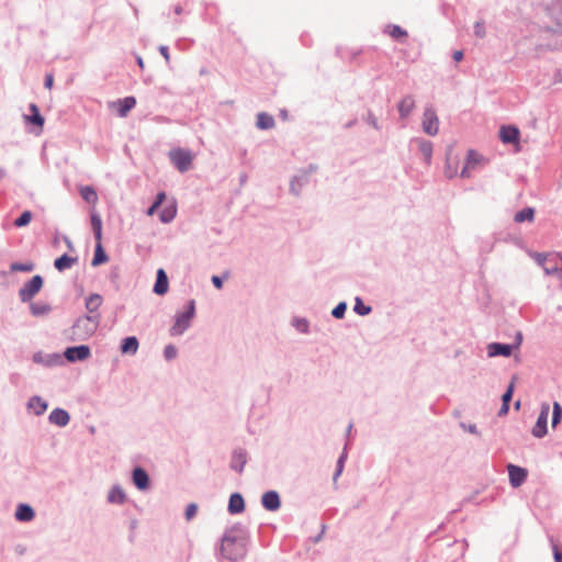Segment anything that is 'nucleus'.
<instances>
[{"mask_svg":"<svg viewBox=\"0 0 562 562\" xmlns=\"http://www.w3.org/2000/svg\"><path fill=\"white\" fill-rule=\"evenodd\" d=\"M310 181V172L308 171H300L297 175L292 177L290 181V192L296 196L300 195L301 190L305 187Z\"/></svg>","mask_w":562,"mask_h":562,"instance_id":"f8f14e48","label":"nucleus"},{"mask_svg":"<svg viewBox=\"0 0 562 562\" xmlns=\"http://www.w3.org/2000/svg\"><path fill=\"white\" fill-rule=\"evenodd\" d=\"M132 479L138 490L145 491L149 487V476L143 468H135L133 470Z\"/></svg>","mask_w":562,"mask_h":562,"instance_id":"dca6fc26","label":"nucleus"},{"mask_svg":"<svg viewBox=\"0 0 562 562\" xmlns=\"http://www.w3.org/2000/svg\"><path fill=\"white\" fill-rule=\"evenodd\" d=\"M521 341H522V335H521V333H517L515 344L513 345L514 349L518 348L520 346Z\"/></svg>","mask_w":562,"mask_h":562,"instance_id":"0e129e2a","label":"nucleus"},{"mask_svg":"<svg viewBox=\"0 0 562 562\" xmlns=\"http://www.w3.org/2000/svg\"><path fill=\"white\" fill-rule=\"evenodd\" d=\"M423 131L435 136L439 132V120L434 109L426 108L423 115Z\"/></svg>","mask_w":562,"mask_h":562,"instance_id":"0eeeda50","label":"nucleus"},{"mask_svg":"<svg viewBox=\"0 0 562 562\" xmlns=\"http://www.w3.org/2000/svg\"><path fill=\"white\" fill-rule=\"evenodd\" d=\"M292 325H293V327L297 331H300L302 334H308L310 333V323L304 317H295V318H293Z\"/></svg>","mask_w":562,"mask_h":562,"instance_id":"c9c22d12","label":"nucleus"},{"mask_svg":"<svg viewBox=\"0 0 562 562\" xmlns=\"http://www.w3.org/2000/svg\"><path fill=\"white\" fill-rule=\"evenodd\" d=\"M10 270L13 272H31L34 270V265L32 262H13Z\"/></svg>","mask_w":562,"mask_h":562,"instance_id":"58836bf2","label":"nucleus"},{"mask_svg":"<svg viewBox=\"0 0 562 562\" xmlns=\"http://www.w3.org/2000/svg\"><path fill=\"white\" fill-rule=\"evenodd\" d=\"M32 220V213L30 211H24L15 221L14 225L16 227L26 226Z\"/></svg>","mask_w":562,"mask_h":562,"instance_id":"79ce46f5","label":"nucleus"},{"mask_svg":"<svg viewBox=\"0 0 562 562\" xmlns=\"http://www.w3.org/2000/svg\"><path fill=\"white\" fill-rule=\"evenodd\" d=\"M562 418V406L558 403H553V413H552V427H557V425L561 422Z\"/></svg>","mask_w":562,"mask_h":562,"instance_id":"a19ab883","label":"nucleus"},{"mask_svg":"<svg viewBox=\"0 0 562 562\" xmlns=\"http://www.w3.org/2000/svg\"><path fill=\"white\" fill-rule=\"evenodd\" d=\"M353 311L360 316H366L371 313V307L364 305L360 297H356Z\"/></svg>","mask_w":562,"mask_h":562,"instance_id":"ea45409f","label":"nucleus"},{"mask_svg":"<svg viewBox=\"0 0 562 562\" xmlns=\"http://www.w3.org/2000/svg\"><path fill=\"white\" fill-rule=\"evenodd\" d=\"M256 126L259 130H270L274 126V119L272 115L261 112L257 115Z\"/></svg>","mask_w":562,"mask_h":562,"instance_id":"c85d7f7f","label":"nucleus"},{"mask_svg":"<svg viewBox=\"0 0 562 562\" xmlns=\"http://www.w3.org/2000/svg\"><path fill=\"white\" fill-rule=\"evenodd\" d=\"M91 356V350L87 345L66 348L64 357L69 362L85 361Z\"/></svg>","mask_w":562,"mask_h":562,"instance_id":"6e6552de","label":"nucleus"},{"mask_svg":"<svg viewBox=\"0 0 562 562\" xmlns=\"http://www.w3.org/2000/svg\"><path fill=\"white\" fill-rule=\"evenodd\" d=\"M48 420L53 425L65 427L68 425L70 416L68 412L63 408H54L48 416Z\"/></svg>","mask_w":562,"mask_h":562,"instance_id":"f3484780","label":"nucleus"},{"mask_svg":"<svg viewBox=\"0 0 562 562\" xmlns=\"http://www.w3.org/2000/svg\"><path fill=\"white\" fill-rule=\"evenodd\" d=\"M168 286H169V282H168L167 273L162 268H160L157 270L156 282L154 285V292L157 295H164L168 292Z\"/></svg>","mask_w":562,"mask_h":562,"instance_id":"6ab92c4d","label":"nucleus"},{"mask_svg":"<svg viewBox=\"0 0 562 562\" xmlns=\"http://www.w3.org/2000/svg\"><path fill=\"white\" fill-rule=\"evenodd\" d=\"M47 402L37 395L32 396L27 402V408L33 409L34 414L37 416L44 414L47 409Z\"/></svg>","mask_w":562,"mask_h":562,"instance_id":"b1692460","label":"nucleus"},{"mask_svg":"<svg viewBox=\"0 0 562 562\" xmlns=\"http://www.w3.org/2000/svg\"><path fill=\"white\" fill-rule=\"evenodd\" d=\"M549 412H550L549 404L542 403L537 422L531 430V434L533 437L543 438L547 435Z\"/></svg>","mask_w":562,"mask_h":562,"instance_id":"423d86ee","label":"nucleus"},{"mask_svg":"<svg viewBox=\"0 0 562 562\" xmlns=\"http://www.w3.org/2000/svg\"><path fill=\"white\" fill-rule=\"evenodd\" d=\"M166 199V194L165 192H159L157 195H156V199L154 201V204H156V206H160L162 204V202L165 201Z\"/></svg>","mask_w":562,"mask_h":562,"instance_id":"4d7b16f0","label":"nucleus"},{"mask_svg":"<svg viewBox=\"0 0 562 562\" xmlns=\"http://www.w3.org/2000/svg\"><path fill=\"white\" fill-rule=\"evenodd\" d=\"M514 350V346L509 344L491 342L487 346L488 357H509Z\"/></svg>","mask_w":562,"mask_h":562,"instance_id":"4468645a","label":"nucleus"},{"mask_svg":"<svg viewBox=\"0 0 562 562\" xmlns=\"http://www.w3.org/2000/svg\"><path fill=\"white\" fill-rule=\"evenodd\" d=\"M103 299L98 293H92L86 299V308L89 315L99 314L98 310L101 306Z\"/></svg>","mask_w":562,"mask_h":562,"instance_id":"a878e982","label":"nucleus"},{"mask_svg":"<svg viewBox=\"0 0 562 562\" xmlns=\"http://www.w3.org/2000/svg\"><path fill=\"white\" fill-rule=\"evenodd\" d=\"M507 471L509 476V483L515 488L521 486L527 480L528 471L525 468L515 464H508Z\"/></svg>","mask_w":562,"mask_h":562,"instance_id":"1a4fd4ad","label":"nucleus"},{"mask_svg":"<svg viewBox=\"0 0 562 562\" xmlns=\"http://www.w3.org/2000/svg\"><path fill=\"white\" fill-rule=\"evenodd\" d=\"M212 283L214 284V286L216 289H222V286H223V280L218 276H213L212 277Z\"/></svg>","mask_w":562,"mask_h":562,"instance_id":"13d9d810","label":"nucleus"},{"mask_svg":"<svg viewBox=\"0 0 562 562\" xmlns=\"http://www.w3.org/2000/svg\"><path fill=\"white\" fill-rule=\"evenodd\" d=\"M178 355L176 346L169 344L164 349V357L167 361L173 360Z\"/></svg>","mask_w":562,"mask_h":562,"instance_id":"c03bdc74","label":"nucleus"},{"mask_svg":"<svg viewBox=\"0 0 562 562\" xmlns=\"http://www.w3.org/2000/svg\"><path fill=\"white\" fill-rule=\"evenodd\" d=\"M32 360L47 368L56 367L63 363V359L58 353H43L37 351L33 355Z\"/></svg>","mask_w":562,"mask_h":562,"instance_id":"9d476101","label":"nucleus"},{"mask_svg":"<svg viewBox=\"0 0 562 562\" xmlns=\"http://www.w3.org/2000/svg\"><path fill=\"white\" fill-rule=\"evenodd\" d=\"M138 339L135 336L126 337L121 342V352L135 355L138 350Z\"/></svg>","mask_w":562,"mask_h":562,"instance_id":"393cba45","label":"nucleus"},{"mask_svg":"<svg viewBox=\"0 0 562 562\" xmlns=\"http://www.w3.org/2000/svg\"><path fill=\"white\" fill-rule=\"evenodd\" d=\"M91 226L93 235L97 241H101L102 238V221L98 214L91 215Z\"/></svg>","mask_w":562,"mask_h":562,"instance_id":"72a5a7b5","label":"nucleus"},{"mask_svg":"<svg viewBox=\"0 0 562 562\" xmlns=\"http://www.w3.org/2000/svg\"><path fill=\"white\" fill-rule=\"evenodd\" d=\"M390 35L393 38H400V37H403V36H407V32L405 30H403L398 25H392L391 30H390Z\"/></svg>","mask_w":562,"mask_h":562,"instance_id":"3c124183","label":"nucleus"},{"mask_svg":"<svg viewBox=\"0 0 562 562\" xmlns=\"http://www.w3.org/2000/svg\"><path fill=\"white\" fill-rule=\"evenodd\" d=\"M543 272L546 276H557L559 279H562V268L557 266L553 267H543Z\"/></svg>","mask_w":562,"mask_h":562,"instance_id":"8fccbe9b","label":"nucleus"},{"mask_svg":"<svg viewBox=\"0 0 562 562\" xmlns=\"http://www.w3.org/2000/svg\"><path fill=\"white\" fill-rule=\"evenodd\" d=\"M514 392V381L510 382L506 392L502 396V403L509 404Z\"/></svg>","mask_w":562,"mask_h":562,"instance_id":"603ef678","label":"nucleus"},{"mask_svg":"<svg viewBox=\"0 0 562 562\" xmlns=\"http://www.w3.org/2000/svg\"><path fill=\"white\" fill-rule=\"evenodd\" d=\"M346 311H347V303L340 302L333 308L331 315H333V317L340 319L345 316Z\"/></svg>","mask_w":562,"mask_h":562,"instance_id":"37998d69","label":"nucleus"},{"mask_svg":"<svg viewBox=\"0 0 562 562\" xmlns=\"http://www.w3.org/2000/svg\"><path fill=\"white\" fill-rule=\"evenodd\" d=\"M221 555L231 561L238 562L247 554V538L243 530L231 528L225 531L221 540Z\"/></svg>","mask_w":562,"mask_h":562,"instance_id":"f257e3e1","label":"nucleus"},{"mask_svg":"<svg viewBox=\"0 0 562 562\" xmlns=\"http://www.w3.org/2000/svg\"><path fill=\"white\" fill-rule=\"evenodd\" d=\"M247 463V452L245 449L238 448L233 451L232 460H231V469L241 473L244 470V467Z\"/></svg>","mask_w":562,"mask_h":562,"instance_id":"ddd939ff","label":"nucleus"},{"mask_svg":"<svg viewBox=\"0 0 562 562\" xmlns=\"http://www.w3.org/2000/svg\"><path fill=\"white\" fill-rule=\"evenodd\" d=\"M532 258L535 259V261L541 266L542 268L546 267L544 266V262L547 260V255L546 254H542V252H535L532 254Z\"/></svg>","mask_w":562,"mask_h":562,"instance_id":"5fc2aeb1","label":"nucleus"},{"mask_svg":"<svg viewBox=\"0 0 562 562\" xmlns=\"http://www.w3.org/2000/svg\"><path fill=\"white\" fill-rule=\"evenodd\" d=\"M481 158L482 157L475 150H469L467 162L468 165H471L472 168H474L481 161Z\"/></svg>","mask_w":562,"mask_h":562,"instance_id":"a18cd8bd","label":"nucleus"},{"mask_svg":"<svg viewBox=\"0 0 562 562\" xmlns=\"http://www.w3.org/2000/svg\"><path fill=\"white\" fill-rule=\"evenodd\" d=\"M159 52L160 54L164 56V58L166 59L167 63H169L170 60V56H169V49L167 46L165 45H161L159 46Z\"/></svg>","mask_w":562,"mask_h":562,"instance_id":"6e6d98bb","label":"nucleus"},{"mask_svg":"<svg viewBox=\"0 0 562 562\" xmlns=\"http://www.w3.org/2000/svg\"><path fill=\"white\" fill-rule=\"evenodd\" d=\"M474 35L477 36L479 38L485 37L486 30H485L484 21L475 22V24H474Z\"/></svg>","mask_w":562,"mask_h":562,"instance_id":"de8ad7c7","label":"nucleus"},{"mask_svg":"<svg viewBox=\"0 0 562 562\" xmlns=\"http://www.w3.org/2000/svg\"><path fill=\"white\" fill-rule=\"evenodd\" d=\"M158 207H159V206H156V204H154V203H153V204L147 209L146 214H147L148 216L154 215Z\"/></svg>","mask_w":562,"mask_h":562,"instance_id":"69168bd1","label":"nucleus"},{"mask_svg":"<svg viewBox=\"0 0 562 562\" xmlns=\"http://www.w3.org/2000/svg\"><path fill=\"white\" fill-rule=\"evenodd\" d=\"M15 519L19 521H31L35 513L33 508L27 504H19L15 510Z\"/></svg>","mask_w":562,"mask_h":562,"instance_id":"4be33fe9","label":"nucleus"},{"mask_svg":"<svg viewBox=\"0 0 562 562\" xmlns=\"http://www.w3.org/2000/svg\"><path fill=\"white\" fill-rule=\"evenodd\" d=\"M80 195L87 203L90 204H94L98 201V194L95 190L90 186L82 187L80 189Z\"/></svg>","mask_w":562,"mask_h":562,"instance_id":"473e14b6","label":"nucleus"},{"mask_svg":"<svg viewBox=\"0 0 562 562\" xmlns=\"http://www.w3.org/2000/svg\"><path fill=\"white\" fill-rule=\"evenodd\" d=\"M363 120L371 125L374 130L380 131L381 125L378 122V119L374 116V114L371 111H368L367 115L363 117Z\"/></svg>","mask_w":562,"mask_h":562,"instance_id":"49530a36","label":"nucleus"},{"mask_svg":"<svg viewBox=\"0 0 562 562\" xmlns=\"http://www.w3.org/2000/svg\"><path fill=\"white\" fill-rule=\"evenodd\" d=\"M30 110L32 112V115L25 116L26 121L37 126H43L44 117L41 115L37 105L34 103L30 104Z\"/></svg>","mask_w":562,"mask_h":562,"instance_id":"2f4dec72","label":"nucleus"},{"mask_svg":"<svg viewBox=\"0 0 562 562\" xmlns=\"http://www.w3.org/2000/svg\"><path fill=\"white\" fill-rule=\"evenodd\" d=\"M119 115L121 117H125L127 113L135 106L136 100L134 97H126L122 100H119Z\"/></svg>","mask_w":562,"mask_h":562,"instance_id":"c756f323","label":"nucleus"},{"mask_svg":"<svg viewBox=\"0 0 562 562\" xmlns=\"http://www.w3.org/2000/svg\"><path fill=\"white\" fill-rule=\"evenodd\" d=\"M126 501V494L120 485H114L108 493V502L122 505Z\"/></svg>","mask_w":562,"mask_h":562,"instance_id":"5701e85b","label":"nucleus"},{"mask_svg":"<svg viewBox=\"0 0 562 562\" xmlns=\"http://www.w3.org/2000/svg\"><path fill=\"white\" fill-rule=\"evenodd\" d=\"M176 214H177L176 206H167L160 212L159 220L162 223L167 224V223H170L176 217Z\"/></svg>","mask_w":562,"mask_h":562,"instance_id":"e433bc0d","label":"nucleus"},{"mask_svg":"<svg viewBox=\"0 0 562 562\" xmlns=\"http://www.w3.org/2000/svg\"><path fill=\"white\" fill-rule=\"evenodd\" d=\"M470 168H472L471 165H468V162L465 164V166L462 168L461 170V177L462 178H468L470 177Z\"/></svg>","mask_w":562,"mask_h":562,"instance_id":"052dcab7","label":"nucleus"},{"mask_svg":"<svg viewBox=\"0 0 562 562\" xmlns=\"http://www.w3.org/2000/svg\"><path fill=\"white\" fill-rule=\"evenodd\" d=\"M30 311L33 316L41 317L49 314L52 306L45 302H33L30 305Z\"/></svg>","mask_w":562,"mask_h":562,"instance_id":"cd10ccee","label":"nucleus"},{"mask_svg":"<svg viewBox=\"0 0 562 562\" xmlns=\"http://www.w3.org/2000/svg\"><path fill=\"white\" fill-rule=\"evenodd\" d=\"M43 278L40 274H36L31 278L20 290L19 297L21 302L26 303L31 302L32 299L41 291L43 286Z\"/></svg>","mask_w":562,"mask_h":562,"instance_id":"20e7f679","label":"nucleus"},{"mask_svg":"<svg viewBox=\"0 0 562 562\" xmlns=\"http://www.w3.org/2000/svg\"><path fill=\"white\" fill-rule=\"evenodd\" d=\"M100 321V314L82 315L78 317L70 329L71 340L85 341L89 339L97 331Z\"/></svg>","mask_w":562,"mask_h":562,"instance_id":"f03ea898","label":"nucleus"},{"mask_svg":"<svg viewBox=\"0 0 562 562\" xmlns=\"http://www.w3.org/2000/svg\"><path fill=\"white\" fill-rule=\"evenodd\" d=\"M460 427L464 430V431H469L470 434L472 435H480L477 428H476V425L474 424H465V423H460Z\"/></svg>","mask_w":562,"mask_h":562,"instance_id":"864d4df0","label":"nucleus"},{"mask_svg":"<svg viewBox=\"0 0 562 562\" xmlns=\"http://www.w3.org/2000/svg\"><path fill=\"white\" fill-rule=\"evenodd\" d=\"M415 108V99L414 95L407 94L405 95L397 104V110L401 119L408 117Z\"/></svg>","mask_w":562,"mask_h":562,"instance_id":"a211bd4d","label":"nucleus"},{"mask_svg":"<svg viewBox=\"0 0 562 562\" xmlns=\"http://www.w3.org/2000/svg\"><path fill=\"white\" fill-rule=\"evenodd\" d=\"M261 504L265 509L276 512L281 507L280 495L277 491H268L261 497Z\"/></svg>","mask_w":562,"mask_h":562,"instance_id":"9b49d317","label":"nucleus"},{"mask_svg":"<svg viewBox=\"0 0 562 562\" xmlns=\"http://www.w3.org/2000/svg\"><path fill=\"white\" fill-rule=\"evenodd\" d=\"M169 158L180 172H186L192 166L193 155L190 150L178 148L169 153Z\"/></svg>","mask_w":562,"mask_h":562,"instance_id":"39448f33","label":"nucleus"},{"mask_svg":"<svg viewBox=\"0 0 562 562\" xmlns=\"http://www.w3.org/2000/svg\"><path fill=\"white\" fill-rule=\"evenodd\" d=\"M227 510L232 515L240 514L245 510V501L241 494L233 493L231 495Z\"/></svg>","mask_w":562,"mask_h":562,"instance_id":"412c9836","label":"nucleus"},{"mask_svg":"<svg viewBox=\"0 0 562 562\" xmlns=\"http://www.w3.org/2000/svg\"><path fill=\"white\" fill-rule=\"evenodd\" d=\"M195 315V301L190 300L183 312L175 315V323L170 327V335L173 337L181 336L187 329L190 328L192 319Z\"/></svg>","mask_w":562,"mask_h":562,"instance_id":"7ed1b4c3","label":"nucleus"},{"mask_svg":"<svg viewBox=\"0 0 562 562\" xmlns=\"http://www.w3.org/2000/svg\"><path fill=\"white\" fill-rule=\"evenodd\" d=\"M109 260L108 255L105 254L101 241H97L95 249H94V256L92 259L91 265L93 267L100 266Z\"/></svg>","mask_w":562,"mask_h":562,"instance_id":"7c9ffc66","label":"nucleus"},{"mask_svg":"<svg viewBox=\"0 0 562 562\" xmlns=\"http://www.w3.org/2000/svg\"><path fill=\"white\" fill-rule=\"evenodd\" d=\"M553 554L555 562H562V551L557 546H553Z\"/></svg>","mask_w":562,"mask_h":562,"instance_id":"bf43d9fd","label":"nucleus"},{"mask_svg":"<svg viewBox=\"0 0 562 562\" xmlns=\"http://www.w3.org/2000/svg\"><path fill=\"white\" fill-rule=\"evenodd\" d=\"M452 58L454 61H461L463 58V52L462 50H456L452 55Z\"/></svg>","mask_w":562,"mask_h":562,"instance_id":"e2e57ef3","label":"nucleus"},{"mask_svg":"<svg viewBox=\"0 0 562 562\" xmlns=\"http://www.w3.org/2000/svg\"><path fill=\"white\" fill-rule=\"evenodd\" d=\"M509 411V404L502 403V406L499 408L498 415H506Z\"/></svg>","mask_w":562,"mask_h":562,"instance_id":"680f3d73","label":"nucleus"},{"mask_svg":"<svg viewBox=\"0 0 562 562\" xmlns=\"http://www.w3.org/2000/svg\"><path fill=\"white\" fill-rule=\"evenodd\" d=\"M53 86V76L52 75H46L45 77V87L50 89Z\"/></svg>","mask_w":562,"mask_h":562,"instance_id":"338daca9","label":"nucleus"},{"mask_svg":"<svg viewBox=\"0 0 562 562\" xmlns=\"http://www.w3.org/2000/svg\"><path fill=\"white\" fill-rule=\"evenodd\" d=\"M64 241L66 243V246L68 247V249L74 250V245L69 237L64 236Z\"/></svg>","mask_w":562,"mask_h":562,"instance_id":"774afa93","label":"nucleus"},{"mask_svg":"<svg viewBox=\"0 0 562 562\" xmlns=\"http://www.w3.org/2000/svg\"><path fill=\"white\" fill-rule=\"evenodd\" d=\"M198 513V505L195 503H190L184 512V517L189 521L191 520Z\"/></svg>","mask_w":562,"mask_h":562,"instance_id":"09e8293b","label":"nucleus"},{"mask_svg":"<svg viewBox=\"0 0 562 562\" xmlns=\"http://www.w3.org/2000/svg\"><path fill=\"white\" fill-rule=\"evenodd\" d=\"M77 261V257H70L67 254H64L54 261V267L61 272L66 269L71 268V266L75 265Z\"/></svg>","mask_w":562,"mask_h":562,"instance_id":"bb28decb","label":"nucleus"},{"mask_svg":"<svg viewBox=\"0 0 562 562\" xmlns=\"http://www.w3.org/2000/svg\"><path fill=\"white\" fill-rule=\"evenodd\" d=\"M347 445L345 446V449L342 451V453L340 454V457L338 458L337 460V465H336V471H335V474H334V482L337 481V479L340 476V474L342 473L344 471V465H345V461L347 459Z\"/></svg>","mask_w":562,"mask_h":562,"instance_id":"4c0bfd02","label":"nucleus"},{"mask_svg":"<svg viewBox=\"0 0 562 562\" xmlns=\"http://www.w3.org/2000/svg\"><path fill=\"white\" fill-rule=\"evenodd\" d=\"M412 142L416 143L426 165H430L432 157V143L424 138H414Z\"/></svg>","mask_w":562,"mask_h":562,"instance_id":"aec40b11","label":"nucleus"},{"mask_svg":"<svg viewBox=\"0 0 562 562\" xmlns=\"http://www.w3.org/2000/svg\"><path fill=\"white\" fill-rule=\"evenodd\" d=\"M535 216V211L532 207H525L521 211L517 212L515 214V222L516 223H522L525 221H532Z\"/></svg>","mask_w":562,"mask_h":562,"instance_id":"f704fd0d","label":"nucleus"},{"mask_svg":"<svg viewBox=\"0 0 562 562\" xmlns=\"http://www.w3.org/2000/svg\"><path fill=\"white\" fill-rule=\"evenodd\" d=\"M520 132L516 126H502L499 130V138L504 144L518 143Z\"/></svg>","mask_w":562,"mask_h":562,"instance_id":"2eb2a0df","label":"nucleus"}]
</instances>
